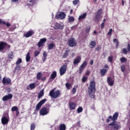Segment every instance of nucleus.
I'll use <instances>...</instances> for the list:
<instances>
[{"mask_svg":"<svg viewBox=\"0 0 130 130\" xmlns=\"http://www.w3.org/2000/svg\"><path fill=\"white\" fill-rule=\"evenodd\" d=\"M109 121H110V120L109 118H108V119L106 120V122H107V123H108L109 122Z\"/></svg>","mask_w":130,"mask_h":130,"instance_id":"obj_60","label":"nucleus"},{"mask_svg":"<svg viewBox=\"0 0 130 130\" xmlns=\"http://www.w3.org/2000/svg\"><path fill=\"white\" fill-rule=\"evenodd\" d=\"M19 110V108H18V107L17 106H14V107H13L12 108V111H17Z\"/></svg>","mask_w":130,"mask_h":130,"instance_id":"obj_38","label":"nucleus"},{"mask_svg":"<svg viewBox=\"0 0 130 130\" xmlns=\"http://www.w3.org/2000/svg\"><path fill=\"white\" fill-rule=\"evenodd\" d=\"M112 33V28H110L108 33V35H111Z\"/></svg>","mask_w":130,"mask_h":130,"instance_id":"obj_51","label":"nucleus"},{"mask_svg":"<svg viewBox=\"0 0 130 130\" xmlns=\"http://www.w3.org/2000/svg\"><path fill=\"white\" fill-rule=\"evenodd\" d=\"M101 26L102 27V28H103V27H104V22H103L101 24Z\"/></svg>","mask_w":130,"mask_h":130,"instance_id":"obj_59","label":"nucleus"},{"mask_svg":"<svg viewBox=\"0 0 130 130\" xmlns=\"http://www.w3.org/2000/svg\"><path fill=\"white\" fill-rule=\"evenodd\" d=\"M113 42H114V43H117V42H118V41L117 39H114V40H113Z\"/></svg>","mask_w":130,"mask_h":130,"instance_id":"obj_54","label":"nucleus"},{"mask_svg":"<svg viewBox=\"0 0 130 130\" xmlns=\"http://www.w3.org/2000/svg\"><path fill=\"white\" fill-rule=\"evenodd\" d=\"M56 77V72L54 71L51 75V79L54 80Z\"/></svg>","mask_w":130,"mask_h":130,"instance_id":"obj_32","label":"nucleus"},{"mask_svg":"<svg viewBox=\"0 0 130 130\" xmlns=\"http://www.w3.org/2000/svg\"><path fill=\"white\" fill-rule=\"evenodd\" d=\"M123 53L124 54H127V52H130V44H127V49L125 48L123 49Z\"/></svg>","mask_w":130,"mask_h":130,"instance_id":"obj_20","label":"nucleus"},{"mask_svg":"<svg viewBox=\"0 0 130 130\" xmlns=\"http://www.w3.org/2000/svg\"><path fill=\"white\" fill-rule=\"evenodd\" d=\"M59 130H66L67 127L66 126V124H61L59 126Z\"/></svg>","mask_w":130,"mask_h":130,"instance_id":"obj_29","label":"nucleus"},{"mask_svg":"<svg viewBox=\"0 0 130 130\" xmlns=\"http://www.w3.org/2000/svg\"><path fill=\"white\" fill-rule=\"evenodd\" d=\"M49 113V109H47L46 107H44L40 110V115H47Z\"/></svg>","mask_w":130,"mask_h":130,"instance_id":"obj_5","label":"nucleus"},{"mask_svg":"<svg viewBox=\"0 0 130 130\" xmlns=\"http://www.w3.org/2000/svg\"><path fill=\"white\" fill-rule=\"evenodd\" d=\"M85 69L84 67H82V66H80L79 68V74H82V72H83V70Z\"/></svg>","mask_w":130,"mask_h":130,"instance_id":"obj_48","label":"nucleus"},{"mask_svg":"<svg viewBox=\"0 0 130 130\" xmlns=\"http://www.w3.org/2000/svg\"><path fill=\"white\" fill-rule=\"evenodd\" d=\"M95 91H96V88H95V82L92 81L90 83V84L88 87V94L90 98H95Z\"/></svg>","mask_w":130,"mask_h":130,"instance_id":"obj_1","label":"nucleus"},{"mask_svg":"<svg viewBox=\"0 0 130 130\" xmlns=\"http://www.w3.org/2000/svg\"><path fill=\"white\" fill-rule=\"evenodd\" d=\"M35 88H36V85L34 83L30 84L29 86H27L26 87L27 90H29V89H31V90H33V89H35Z\"/></svg>","mask_w":130,"mask_h":130,"instance_id":"obj_21","label":"nucleus"},{"mask_svg":"<svg viewBox=\"0 0 130 130\" xmlns=\"http://www.w3.org/2000/svg\"><path fill=\"white\" fill-rule=\"evenodd\" d=\"M107 71H108L107 69H101L100 73L102 76H105V74H106V73H107Z\"/></svg>","mask_w":130,"mask_h":130,"instance_id":"obj_26","label":"nucleus"},{"mask_svg":"<svg viewBox=\"0 0 130 130\" xmlns=\"http://www.w3.org/2000/svg\"><path fill=\"white\" fill-rule=\"evenodd\" d=\"M12 2L13 3H17V2H19V0H12Z\"/></svg>","mask_w":130,"mask_h":130,"instance_id":"obj_58","label":"nucleus"},{"mask_svg":"<svg viewBox=\"0 0 130 130\" xmlns=\"http://www.w3.org/2000/svg\"><path fill=\"white\" fill-rule=\"evenodd\" d=\"M63 27H64V26L63 24L56 23L54 26V29H55L56 30L58 29H59L60 30H62V29H63Z\"/></svg>","mask_w":130,"mask_h":130,"instance_id":"obj_13","label":"nucleus"},{"mask_svg":"<svg viewBox=\"0 0 130 130\" xmlns=\"http://www.w3.org/2000/svg\"><path fill=\"white\" fill-rule=\"evenodd\" d=\"M107 83H108L109 86H112L114 84V79L110 77H109L107 78Z\"/></svg>","mask_w":130,"mask_h":130,"instance_id":"obj_12","label":"nucleus"},{"mask_svg":"<svg viewBox=\"0 0 130 130\" xmlns=\"http://www.w3.org/2000/svg\"><path fill=\"white\" fill-rule=\"evenodd\" d=\"M120 60L121 62H125V61L127 60V59L126 58L123 57L120 59Z\"/></svg>","mask_w":130,"mask_h":130,"instance_id":"obj_39","label":"nucleus"},{"mask_svg":"<svg viewBox=\"0 0 130 130\" xmlns=\"http://www.w3.org/2000/svg\"><path fill=\"white\" fill-rule=\"evenodd\" d=\"M70 52H71V50H66L62 55L63 58H66V57H68V56H69V54L70 53Z\"/></svg>","mask_w":130,"mask_h":130,"instance_id":"obj_22","label":"nucleus"},{"mask_svg":"<svg viewBox=\"0 0 130 130\" xmlns=\"http://www.w3.org/2000/svg\"><path fill=\"white\" fill-rule=\"evenodd\" d=\"M40 53V52H39V51L38 50H36L34 52V54H35V56H38V55H39Z\"/></svg>","mask_w":130,"mask_h":130,"instance_id":"obj_42","label":"nucleus"},{"mask_svg":"<svg viewBox=\"0 0 130 130\" xmlns=\"http://www.w3.org/2000/svg\"><path fill=\"white\" fill-rule=\"evenodd\" d=\"M58 18L61 20L64 19V18H66V14L63 12H61L59 14L56 16V19H58Z\"/></svg>","mask_w":130,"mask_h":130,"instance_id":"obj_17","label":"nucleus"},{"mask_svg":"<svg viewBox=\"0 0 130 130\" xmlns=\"http://www.w3.org/2000/svg\"><path fill=\"white\" fill-rule=\"evenodd\" d=\"M43 95H44V90L42 89L40 91V92L38 94V99H40V98H41V97H42Z\"/></svg>","mask_w":130,"mask_h":130,"instance_id":"obj_27","label":"nucleus"},{"mask_svg":"<svg viewBox=\"0 0 130 130\" xmlns=\"http://www.w3.org/2000/svg\"><path fill=\"white\" fill-rule=\"evenodd\" d=\"M46 102V99H44L42 100H41L36 106V110H37V111H38V110H39L40 109V108H41V106H42V105H43V104H44V103H45V102Z\"/></svg>","mask_w":130,"mask_h":130,"instance_id":"obj_7","label":"nucleus"},{"mask_svg":"<svg viewBox=\"0 0 130 130\" xmlns=\"http://www.w3.org/2000/svg\"><path fill=\"white\" fill-rule=\"evenodd\" d=\"M16 115H19V111H16Z\"/></svg>","mask_w":130,"mask_h":130,"instance_id":"obj_61","label":"nucleus"},{"mask_svg":"<svg viewBox=\"0 0 130 130\" xmlns=\"http://www.w3.org/2000/svg\"><path fill=\"white\" fill-rule=\"evenodd\" d=\"M12 98H13V94H9L8 95H6L4 96L2 100L3 101H7V100H10L12 99Z\"/></svg>","mask_w":130,"mask_h":130,"instance_id":"obj_16","label":"nucleus"},{"mask_svg":"<svg viewBox=\"0 0 130 130\" xmlns=\"http://www.w3.org/2000/svg\"><path fill=\"white\" fill-rule=\"evenodd\" d=\"M43 57H44V58L47 57V53L45 51H44V53H43Z\"/></svg>","mask_w":130,"mask_h":130,"instance_id":"obj_50","label":"nucleus"},{"mask_svg":"<svg viewBox=\"0 0 130 130\" xmlns=\"http://www.w3.org/2000/svg\"><path fill=\"white\" fill-rule=\"evenodd\" d=\"M0 24L6 25L7 27H10L11 26V24H10L9 23H6L5 21L2 20V19H0Z\"/></svg>","mask_w":130,"mask_h":130,"instance_id":"obj_30","label":"nucleus"},{"mask_svg":"<svg viewBox=\"0 0 130 130\" xmlns=\"http://www.w3.org/2000/svg\"><path fill=\"white\" fill-rule=\"evenodd\" d=\"M46 39L43 38L41 39L39 42L38 43V47H41L42 46H43V44L46 42Z\"/></svg>","mask_w":130,"mask_h":130,"instance_id":"obj_14","label":"nucleus"},{"mask_svg":"<svg viewBox=\"0 0 130 130\" xmlns=\"http://www.w3.org/2000/svg\"><path fill=\"white\" fill-rule=\"evenodd\" d=\"M36 127V126H35V124H31L30 125V130H34V129H35Z\"/></svg>","mask_w":130,"mask_h":130,"instance_id":"obj_45","label":"nucleus"},{"mask_svg":"<svg viewBox=\"0 0 130 130\" xmlns=\"http://www.w3.org/2000/svg\"><path fill=\"white\" fill-rule=\"evenodd\" d=\"M113 60V56H109L108 57V61L109 62H112Z\"/></svg>","mask_w":130,"mask_h":130,"instance_id":"obj_41","label":"nucleus"},{"mask_svg":"<svg viewBox=\"0 0 130 130\" xmlns=\"http://www.w3.org/2000/svg\"><path fill=\"white\" fill-rule=\"evenodd\" d=\"M102 9H100L97 12L95 16L93 17V20L94 22L98 23L102 18Z\"/></svg>","mask_w":130,"mask_h":130,"instance_id":"obj_2","label":"nucleus"},{"mask_svg":"<svg viewBox=\"0 0 130 130\" xmlns=\"http://www.w3.org/2000/svg\"><path fill=\"white\" fill-rule=\"evenodd\" d=\"M73 13V9H72L70 11V13L72 14Z\"/></svg>","mask_w":130,"mask_h":130,"instance_id":"obj_64","label":"nucleus"},{"mask_svg":"<svg viewBox=\"0 0 130 130\" xmlns=\"http://www.w3.org/2000/svg\"><path fill=\"white\" fill-rule=\"evenodd\" d=\"M109 125H110L112 130H118L121 127L120 126V123L117 122L116 121H113L110 123Z\"/></svg>","mask_w":130,"mask_h":130,"instance_id":"obj_3","label":"nucleus"},{"mask_svg":"<svg viewBox=\"0 0 130 130\" xmlns=\"http://www.w3.org/2000/svg\"><path fill=\"white\" fill-rule=\"evenodd\" d=\"M68 45L70 47H74L77 45V42L75 41V39L71 38L69 39Z\"/></svg>","mask_w":130,"mask_h":130,"instance_id":"obj_8","label":"nucleus"},{"mask_svg":"<svg viewBox=\"0 0 130 130\" xmlns=\"http://www.w3.org/2000/svg\"><path fill=\"white\" fill-rule=\"evenodd\" d=\"M54 46H55V45L53 43H50L48 45V49L49 50H50V49H52V48H53V47H54Z\"/></svg>","mask_w":130,"mask_h":130,"instance_id":"obj_35","label":"nucleus"},{"mask_svg":"<svg viewBox=\"0 0 130 130\" xmlns=\"http://www.w3.org/2000/svg\"><path fill=\"white\" fill-rule=\"evenodd\" d=\"M83 111V108L82 107H80L77 109L78 113H81Z\"/></svg>","mask_w":130,"mask_h":130,"instance_id":"obj_40","label":"nucleus"},{"mask_svg":"<svg viewBox=\"0 0 130 130\" xmlns=\"http://www.w3.org/2000/svg\"><path fill=\"white\" fill-rule=\"evenodd\" d=\"M16 69H17V70H19V69H20V67L17 66Z\"/></svg>","mask_w":130,"mask_h":130,"instance_id":"obj_63","label":"nucleus"},{"mask_svg":"<svg viewBox=\"0 0 130 130\" xmlns=\"http://www.w3.org/2000/svg\"><path fill=\"white\" fill-rule=\"evenodd\" d=\"M59 94H60L59 90L54 91V90H52L49 92V96H50V97H51L52 98L56 99V98H57V97L59 96Z\"/></svg>","mask_w":130,"mask_h":130,"instance_id":"obj_4","label":"nucleus"},{"mask_svg":"<svg viewBox=\"0 0 130 130\" xmlns=\"http://www.w3.org/2000/svg\"><path fill=\"white\" fill-rule=\"evenodd\" d=\"M68 21L69 23H72V22H74L75 21V18L73 16L70 17L69 18Z\"/></svg>","mask_w":130,"mask_h":130,"instance_id":"obj_37","label":"nucleus"},{"mask_svg":"<svg viewBox=\"0 0 130 130\" xmlns=\"http://www.w3.org/2000/svg\"><path fill=\"white\" fill-rule=\"evenodd\" d=\"M22 62V59L19 58L18 60L16 61V64L18 66V64H20V63H21Z\"/></svg>","mask_w":130,"mask_h":130,"instance_id":"obj_43","label":"nucleus"},{"mask_svg":"<svg viewBox=\"0 0 130 130\" xmlns=\"http://www.w3.org/2000/svg\"><path fill=\"white\" fill-rule=\"evenodd\" d=\"M88 79V77L87 76H84L83 78H82V82L83 83H85V82H86V81H87V79Z\"/></svg>","mask_w":130,"mask_h":130,"instance_id":"obj_46","label":"nucleus"},{"mask_svg":"<svg viewBox=\"0 0 130 130\" xmlns=\"http://www.w3.org/2000/svg\"><path fill=\"white\" fill-rule=\"evenodd\" d=\"M66 87L68 90H71V88H72V84L69 83H66Z\"/></svg>","mask_w":130,"mask_h":130,"instance_id":"obj_31","label":"nucleus"},{"mask_svg":"<svg viewBox=\"0 0 130 130\" xmlns=\"http://www.w3.org/2000/svg\"><path fill=\"white\" fill-rule=\"evenodd\" d=\"M93 63H94V60H91L90 62V64L91 66H93Z\"/></svg>","mask_w":130,"mask_h":130,"instance_id":"obj_53","label":"nucleus"},{"mask_svg":"<svg viewBox=\"0 0 130 130\" xmlns=\"http://www.w3.org/2000/svg\"><path fill=\"white\" fill-rule=\"evenodd\" d=\"M2 123L3 125H6V124H8L9 122V119L8 117L3 116L1 119Z\"/></svg>","mask_w":130,"mask_h":130,"instance_id":"obj_10","label":"nucleus"},{"mask_svg":"<svg viewBox=\"0 0 130 130\" xmlns=\"http://www.w3.org/2000/svg\"><path fill=\"white\" fill-rule=\"evenodd\" d=\"M96 46V42L94 41H92L90 42V43L89 44V47L90 48H94Z\"/></svg>","mask_w":130,"mask_h":130,"instance_id":"obj_24","label":"nucleus"},{"mask_svg":"<svg viewBox=\"0 0 130 130\" xmlns=\"http://www.w3.org/2000/svg\"><path fill=\"white\" fill-rule=\"evenodd\" d=\"M41 77H42V73L39 72L37 75V79L40 80V79H41Z\"/></svg>","mask_w":130,"mask_h":130,"instance_id":"obj_34","label":"nucleus"},{"mask_svg":"<svg viewBox=\"0 0 130 130\" xmlns=\"http://www.w3.org/2000/svg\"><path fill=\"white\" fill-rule=\"evenodd\" d=\"M29 3H31L32 4L31 5H35L36 2H35V0H29Z\"/></svg>","mask_w":130,"mask_h":130,"instance_id":"obj_49","label":"nucleus"},{"mask_svg":"<svg viewBox=\"0 0 130 130\" xmlns=\"http://www.w3.org/2000/svg\"><path fill=\"white\" fill-rule=\"evenodd\" d=\"M11 79L6 78V77H4L2 80V83L4 84V85H10V84H11Z\"/></svg>","mask_w":130,"mask_h":130,"instance_id":"obj_11","label":"nucleus"},{"mask_svg":"<svg viewBox=\"0 0 130 130\" xmlns=\"http://www.w3.org/2000/svg\"><path fill=\"white\" fill-rule=\"evenodd\" d=\"M108 118L110 119H111L113 121H115L118 118V112H116L114 114V115L112 116H109L108 117Z\"/></svg>","mask_w":130,"mask_h":130,"instance_id":"obj_9","label":"nucleus"},{"mask_svg":"<svg viewBox=\"0 0 130 130\" xmlns=\"http://www.w3.org/2000/svg\"><path fill=\"white\" fill-rule=\"evenodd\" d=\"M6 46H7V43L4 42H0V51L4 50L6 48Z\"/></svg>","mask_w":130,"mask_h":130,"instance_id":"obj_18","label":"nucleus"},{"mask_svg":"<svg viewBox=\"0 0 130 130\" xmlns=\"http://www.w3.org/2000/svg\"><path fill=\"white\" fill-rule=\"evenodd\" d=\"M87 64H88V62H87V61H84L81 66L85 69L86 67H87Z\"/></svg>","mask_w":130,"mask_h":130,"instance_id":"obj_36","label":"nucleus"},{"mask_svg":"<svg viewBox=\"0 0 130 130\" xmlns=\"http://www.w3.org/2000/svg\"><path fill=\"white\" fill-rule=\"evenodd\" d=\"M76 92V87H73L72 89V93H73V94H75Z\"/></svg>","mask_w":130,"mask_h":130,"instance_id":"obj_52","label":"nucleus"},{"mask_svg":"<svg viewBox=\"0 0 130 130\" xmlns=\"http://www.w3.org/2000/svg\"><path fill=\"white\" fill-rule=\"evenodd\" d=\"M45 60H46V58H44L43 62H44Z\"/></svg>","mask_w":130,"mask_h":130,"instance_id":"obj_62","label":"nucleus"},{"mask_svg":"<svg viewBox=\"0 0 130 130\" xmlns=\"http://www.w3.org/2000/svg\"><path fill=\"white\" fill-rule=\"evenodd\" d=\"M69 108L71 110H75L76 109V107L77 106V104L74 102H70L69 103Z\"/></svg>","mask_w":130,"mask_h":130,"instance_id":"obj_15","label":"nucleus"},{"mask_svg":"<svg viewBox=\"0 0 130 130\" xmlns=\"http://www.w3.org/2000/svg\"><path fill=\"white\" fill-rule=\"evenodd\" d=\"M31 59V57L30 56V52H28L26 55V62H29Z\"/></svg>","mask_w":130,"mask_h":130,"instance_id":"obj_25","label":"nucleus"},{"mask_svg":"<svg viewBox=\"0 0 130 130\" xmlns=\"http://www.w3.org/2000/svg\"><path fill=\"white\" fill-rule=\"evenodd\" d=\"M121 71L123 73H124V72L125 71V67L124 66H121Z\"/></svg>","mask_w":130,"mask_h":130,"instance_id":"obj_44","label":"nucleus"},{"mask_svg":"<svg viewBox=\"0 0 130 130\" xmlns=\"http://www.w3.org/2000/svg\"><path fill=\"white\" fill-rule=\"evenodd\" d=\"M87 16V13H84L83 14L80 15L79 17V20H82V19H85Z\"/></svg>","mask_w":130,"mask_h":130,"instance_id":"obj_33","label":"nucleus"},{"mask_svg":"<svg viewBox=\"0 0 130 130\" xmlns=\"http://www.w3.org/2000/svg\"><path fill=\"white\" fill-rule=\"evenodd\" d=\"M79 3H80L79 0H75V1H73V5H78L79 4Z\"/></svg>","mask_w":130,"mask_h":130,"instance_id":"obj_47","label":"nucleus"},{"mask_svg":"<svg viewBox=\"0 0 130 130\" xmlns=\"http://www.w3.org/2000/svg\"><path fill=\"white\" fill-rule=\"evenodd\" d=\"M8 58L10 59H13V58H14V52L11 51L10 53H8Z\"/></svg>","mask_w":130,"mask_h":130,"instance_id":"obj_28","label":"nucleus"},{"mask_svg":"<svg viewBox=\"0 0 130 130\" xmlns=\"http://www.w3.org/2000/svg\"><path fill=\"white\" fill-rule=\"evenodd\" d=\"M81 56L76 57L73 62L74 66H76V64H78V63H79V62L81 61Z\"/></svg>","mask_w":130,"mask_h":130,"instance_id":"obj_19","label":"nucleus"},{"mask_svg":"<svg viewBox=\"0 0 130 130\" xmlns=\"http://www.w3.org/2000/svg\"><path fill=\"white\" fill-rule=\"evenodd\" d=\"M67 69H68V66L67 65L62 66L59 69V73L60 76H63L67 72Z\"/></svg>","mask_w":130,"mask_h":130,"instance_id":"obj_6","label":"nucleus"},{"mask_svg":"<svg viewBox=\"0 0 130 130\" xmlns=\"http://www.w3.org/2000/svg\"><path fill=\"white\" fill-rule=\"evenodd\" d=\"M104 68H105V69H108V68H109V67L108 66V64H106V65H105Z\"/></svg>","mask_w":130,"mask_h":130,"instance_id":"obj_56","label":"nucleus"},{"mask_svg":"<svg viewBox=\"0 0 130 130\" xmlns=\"http://www.w3.org/2000/svg\"><path fill=\"white\" fill-rule=\"evenodd\" d=\"M119 43V42H117L116 43V48H118V44Z\"/></svg>","mask_w":130,"mask_h":130,"instance_id":"obj_55","label":"nucleus"},{"mask_svg":"<svg viewBox=\"0 0 130 130\" xmlns=\"http://www.w3.org/2000/svg\"><path fill=\"white\" fill-rule=\"evenodd\" d=\"M34 34V31L30 30L28 31L25 35V36L26 38L30 37V36H32Z\"/></svg>","mask_w":130,"mask_h":130,"instance_id":"obj_23","label":"nucleus"},{"mask_svg":"<svg viewBox=\"0 0 130 130\" xmlns=\"http://www.w3.org/2000/svg\"><path fill=\"white\" fill-rule=\"evenodd\" d=\"M86 76H89L90 75V72L89 71H87L86 73Z\"/></svg>","mask_w":130,"mask_h":130,"instance_id":"obj_57","label":"nucleus"}]
</instances>
